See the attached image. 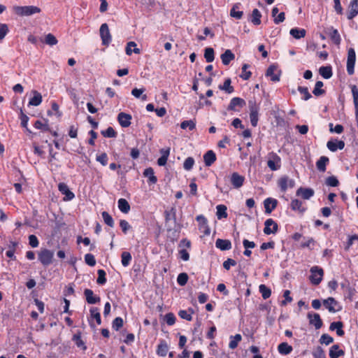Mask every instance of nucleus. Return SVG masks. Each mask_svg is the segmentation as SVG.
<instances>
[{
	"mask_svg": "<svg viewBox=\"0 0 358 358\" xmlns=\"http://www.w3.org/2000/svg\"><path fill=\"white\" fill-rule=\"evenodd\" d=\"M165 226L168 231L180 232L181 224L176 221V209L175 207L164 211Z\"/></svg>",
	"mask_w": 358,
	"mask_h": 358,
	"instance_id": "obj_1",
	"label": "nucleus"
},
{
	"mask_svg": "<svg viewBox=\"0 0 358 358\" xmlns=\"http://www.w3.org/2000/svg\"><path fill=\"white\" fill-rule=\"evenodd\" d=\"M54 252L46 248H42L38 252V259L41 264L47 267L50 265L53 262Z\"/></svg>",
	"mask_w": 358,
	"mask_h": 358,
	"instance_id": "obj_2",
	"label": "nucleus"
},
{
	"mask_svg": "<svg viewBox=\"0 0 358 358\" xmlns=\"http://www.w3.org/2000/svg\"><path fill=\"white\" fill-rule=\"evenodd\" d=\"M15 13L20 16H29L41 12V8L35 6H15Z\"/></svg>",
	"mask_w": 358,
	"mask_h": 358,
	"instance_id": "obj_3",
	"label": "nucleus"
},
{
	"mask_svg": "<svg viewBox=\"0 0 358 358\" xmlns=\"http://www.w3.org/2000/svg\"><path fill=\"white\" fill-rule=\"evenodd\" d=\"M310 272L309 280L310 282L314 285H319L322 280L324 275L323 269L317 266H314L310 269Z\"/></svg>",
	"mask_w": 358,
	"mask_h": 358,
	"instance_id": "obj_4",
	"label": "nucleus"
},
{
	"mask_svg": "<svg viewBox=\"0 0 358 358\" xmlns=\"http://www.w3.org/2000/svg\"><path fill=\"white\" fill-rule=\"evenodd\" d=\"M267 166L271 171H277L280 169L281 159L275 152H271L268 154Z\"/></svg>",
	"mask_w": 358,
	"mask_h": 358,
	"instance_id": "obj_5",
	"label": "nucleus"
},
{
	"mask_svg": "<svg viewBox=\"0 0 358 358\" xmlns=\"http://www.w3.org/2000/svg\"><path fill=\"white\" fill-rule=\"evenodd\" d=\"M100 37L103 45L108 46L111 43L112 36L108 28V25L106 23H103L101 25L99 29Z\"/></svg>",
	"mask_w": 358,
	"mask_h": 358,
	"instance_id": "obj_6",
	"label": "nucleus"
},
{
	"mask_svg": "<svg viewBox=\"0 0 358 358\" xmlns=\"http://www.w3.org/2000/svg\"><path fill=\"white\" fill-rule=\"evenodd\" d=\"M356 62V53L352 48H350L348 51L347 59V72L349 75H352L355 73V65Z\"/></svg>",
	"mask_w": 358,
	"mask_h": 358,
	"instance_id": "obj_7",
	"label": "nucleus"
},
{
	"mask_svg": "<svg viewBox=\"0 0 358 358\" xmlns=\"http://www.w3.org/2000/svg\"><path fill=\"white\" fill-rule=\"evenodd\" d=\"M246 105L245 101L240 97H234L231 99L230 103L227 107V110L239 111Z\"/></svg>",
	"mask_w": 358,
	"mask_h": 358,
	"instance_id": "obj_8",
	"label": "nucleus"
},
{
	"mask_svg": "<svg viewBox=\"0 0 358 358\" xmlns=\"http://www.w3.org/2000/svg\"><path fill=\"white\" fill-rule=\"evenodd\" d=\"M323 306L325 309L329 312H338L341 309V306L333 298L329 297L327 299L323 300Z\"/></svg>",
	"mask_w": 358,
	"mask_h": 358,
	"instance_id": "obj_9",
	"label": "nucleus"
},
{
	"mask_svg": "<svg viewBox=\"0 0 358 358\" xmlns=\"http://www.w3.org/2000/svg\"><path fill=\"white\" fill-rule=\"evenodd\" d=\"M264 233L266 235L277 233L278 230V224L271 218L267 219L264 222Z\"/></svg>",
	"mask_w": 358,
	"mask_h": 358,
	"instance_id": "obj_10",
	"label": "nucleus"
},
{
	"mask_svg": "<svg viewBox=\"0 0 358 358\" xmlns=\"http://www.w3.org/2000/svg\"><path fill=\"white\" fill-rule=\"evenodd\" d=\"M58 189L62 194L65 196L64 198V201H71L72 199H74V193L69 189L68 185L66 183L59 182L58 185Z\"/></svg>",
	"mask_w": 358,
	"mask_h": 358,
	"instance_id": "obj_11",
	"label": "nucleus"
},
{
	"mask_svg": "<svg viewBox=\"0 0 358 358\" xmlns=\"http://www.w3.org/2000/svg\"><path fill=\"white\" fill-rule=\"evenodd\" d=\"M295 185V181L287 176L281 177L278 180V186L282 192H285L288 187L292 188Z\"/></svg>",
	"mask_w": 358,
	"mask_h": 358,
	"instance_id": "obj_12",
	"label": "nucleus"
},
{
	"mask_svg": "<svg viewBox=\"0 0 358 358\" xmlns=\"http://www.w3.org/2000/svg\"><path fill=\"white\" fill-rule=\"evenodd\" d=\"M245 180V178L241 176L237 172H234L231 175L230 181L233 187L236 189H238L243 186Z\"/></svg>",
	"mask_w": 358,
	"mask_h": 358,
	"instance_id": "obj_13",
	"label": "nucleus"
},
{
	"mask_svg": "<svg viewBox=\"0 0 358 358\" xmlns=\"http://www.w3.org/2000/svg\"><path fill=\"white\" fill-rule=\"evenodd\" d=\"M131 115L123 112H121L117 115V120L122 127L126 128L131 124Z\"/></svg>",
	"mask_w": 358,
	"mask_h": 358,
	"instance_id": "obj_14",
	"label": "nucleus"
},
{
	"mask_svg": "<svg viewBox=\"0 0 358 358\" xmlns=\"http://www.w3.org/2000/svg\"><path fill=\"white\" fill-rule=\"evenodd\" d=\"M348 10L347 17L352 20L358 15V0H351Z\"/></svg>",
	"mask_w": 358,
	"mask_h": 358,
	"instance_id": "obj_15",
	"label": "nucleus"
},
{
	"mask_svg": "<svg viewBox=\"0 0 358 358\" xmlns=\"http://www.w3.org/2000/svg\"><path fill=\"white\" fill-rule=\"evenodd\" d=\"M278 201L275 199L267 198L264 201V206L265 208V213L266 214H271V212L276 208Z\"/></svg>",
	"mask_w": 358,
	"mask_h": 358,
	"instance_id": "obj_16",
	"label": "nucleus"
},
{
	"mask_svg": "<svg viewBox=\"0 0 358 358\" xmlns=\"http://www.w3.org/2000/svg\"><path fill=\"white\" fill-rule=\"evenodd\" d=\"M327 147L331 152H336L338 150H343L345 147V143L343 141H329Z\"/></svg>",
	"mask_w": 358,
	"mask_h": 358,
	"instance_id": "obj_17",
	"label": "nucleus"
},
{
	"mask_svg": "<svg viewBox=\"0 0 358 358\" xmlns=\"http://www.w3.org/2000/svg\"><path fill=\"white\" fill-rule=\"evenodd\" d=\"M314 190L311 188L299 187L296 192V196H301L303 199H310L314 195Z\"/></svg>",
	"mask_w": 358,
	"mask_h": 358,
	"instance_id": "obj_18",
	"label": "nucleus"
},
{
	"mask_svg": "<svg viewBox=\"0 0 358 358\" xmlns=\"http://www.w3.org/2000/svg\"><path fill=\"white\" fill-rule=\"evenodd\" d=\"M84 294L87 302L90 304H95L100 301V298L94 295L92 289H85L84 291Z\"/></svg>",
	"mask_w": 358,
	"mask_h": 358,
	"instance_id": "obj_19",
	"label": "nucleus"
},
{
	"mask_svg": "<svg viewBox=\"0 0 358 358\" xmlns=\"http://www.w3.org/2000/svg\"><path fill=\"white\" fill-rule=\"evenodd\" d=\"M215 246L222 251L229 250L231 248V243L227 239L217 238L215 242Z\"/></svg>",
	"mask_w": 358,
	"mask_h": 358,
	"instance_id": "obj_20",
	"label": "nucleus"
},
{
	"mask_svg": "<svg viewBox=\"0 0 358 358\" xmlns=\"http://www.w3.org/2000/svg\"><path fill=\"white\" fill-rule=\"evenodd\" d=\"M310 324L315 327V329H319L322 326V320H321L320 315H308Z\"/></svg>",
	"mask_w": 358,
	"mask_h": 358,
	"instance_id": "obj_21",
	"label": "nucleus"
},
{
	"mask_svg": "<svg viewBox=\"0 0 358 358\" xmlns=\"http://www.w3.org/2000/svg\"><path fill=\"white\" fill-rule=\"evenodd\" d=\"M216 159V155L213 150H208L203 155V161L206 166H210Z\"/></svg>",
	"mask_w": 358,
	"mask_h": 358,
	"instance_id": "obj_22",
	"label": "nucleus"
},
{
	"mask_svg": "<svg viewBox=\"0 0 358 358\" xmlns=\"http://www.w3.org/2000/svg\"><path fill=\"white\" fill-rule=\"evenodd\" d=\"M222 62L224 65H228L232 60L235 59V55L231 50H227L221 55Z\"/></svg>",
	"mask_w": 358,
	"mask_h": 358,
	"instance_id": "obj_23",
	"label": "nucleus"
},
{
	"mask_svg": "<svg viewBox=\"0 0 358 358\" xmlns=\"http://www.w3.org/2000/svg\"><path fill=\"white\" fill-rule=\"evenodd\" d=\"M277 70V67L275 65H271L266 70V76L270 77L271 80L273 82H278L280 80V73L276 74L275 71Z\"/></svg>",
	"mask_w": 358,
	"mask_h": 358,
	"instance_id": "obj_24",
	"label": "nucleus"
},
{
	"mask_svg": "<svg viewBox=\"0 0 358 358\" xmlns=\"http://www.w3.org/2000/svg\"><path fill=\"white\" fill-rule=\"evenodd\" d=\"M162 156L157 159V164L159 166H162L166 164L168 157L170 154V148H162L160 150Z\"/></svg>",
	"mask_w": 358,
	"mask_h": 358,
	"instance_id": "obj_25",
	"label": "nucleus"
},
{
	"mask_svg": "<svg viewBox=\"0 0 358 358\" xmlns=\"http://www.w3.org/2000/svg\"><path fill=\"white\" fill-rule=\"evenodd\" d=\"M143 176L148 178V182L150 184H155L157 181V178L155 176L154 170L151 167L147 168L144 170Z\"/></svg>",
	"mask_w": 358,
	"mask_h": 358,
	"instance_id": "obj_26",
	"label": "nucleus"
},
{
	"mask_svg": "<svg viewBox=\"0 0 358 358\" xmlns=\"http://www.w3.org/2000/svg\"><path fill=\"white\" fill-rule=\"evenodd\" d=\"M32 93L34 96L29 100L28 105L38 106L42 102V95L36 90L32 91Z\"/></svg>",
	"mask_w": 358,
	"mask_h": 358,
	"instance_id": "obj_27",
	"label": "nucleus"
},
{
	"mask_svg": "<svg viewBox=\"0 0 358 358\" xmlns=\"http://www.w3.org/2000/svg\"><path fill=\"white\" fill-rule=\"evenodd\" d=\"M119 210L123 213H128L130 210V205L129 202L123 198H121L117 201Z\"/></svg>",
	"mask_w": 358,
	"mask_h": 358,
	"instance_id": "obj_28",
	"label": "nucleus"
},
{
	"mask_svg": "<svg viewBox=\"0 0 358 358\" xmlns=\"http://www.w3.org/2000/svg\"><path fill=\"white\" fill-rule=\"evenodd\" d=\"M243 247L245 248L243 255L246 257H250L252 251L250 250V248H254L256 246L255 243L253 241H250L248 239H244L243 241Z\"/></svg>",
	"mask_w": 358,
	"mask_h": 358,
	"instance_id": "obj_29",
	"label": "nucleus"
},
{
	"mask_svg": "<svg viewBox=\"0 0 358 358\" xmlns=\"http://www.w3.org/2000/svg\"><path fill=\"white\" fill-rule=\"evenodd\" d=\"M290 206H291V208L293 210H298L300 213H304L306 210V208L303 206L302 201L299 199H293L291 201Z\"/></svg>",
	"mask_w": 358,
	"mask_h": 358,
	"instance_id": "obj_30",
	"label": "nucleus"
},
{
	"mask_svg": "<svg viewBox=\"0 0 358 358\" xmlns=\"http://www.w3.org/2000/svg\"><path fill=\"white\" fill-rule=\"evenodd\" d=\"M319 73L324 79H329L333 75L332 68L331 66H321Z\"/></svg>",
	"mask_w": 358,
	"mask_h": 358,
	"instance_id": "obj_31",
	"label": "nucleus"
},
{
	"mask_svg": "<svg viewBox=\"0 0 358 358\" xmlns=\"http://www.w3.org/2000/svg\"><path fill=\"white\" fill-rule=\"evenodd\" d=\"M169 347L165 341H162L157 346V354L161 357H165L167 355Z\"/></svg>",
	"mask_w": 358,
	"mask_h": 358,
	"instance_id": "obj_32",
	"label": "nucleus"
},
{
	"mask_svg": "<svg viewBox=\"0 0 358 358\" xmlns=\"http://www.w3.org/2000/svg\"><path fill=\"white\" fill-rule=\"evenodd\" d=\"M343 355L344 351L339 350V346L338 345H332L329 350V357L331 358H338L340 356Z\"/></svg>",
	"mask_w": 358,
	"mask_h": 358,
	"instance_id": "obj_33",
	"label": "nucleus"
},
{
	"mask_svg": "<svg viewBox=\"0 0 358 358\" xmlns=\"http://www.w3.org/2000/svg\"><path fill=\"white\" fill-rule=\"evenodd\" d=\"M241 3H238L233 6L230 10V15L232 17L240 20L242 18L243 13V11L238 10L240 8Z\"/></svg>",
	"mask_w": 358,
	"mask_h": 358,
	"instance_id": "obj_34",
	"label": "nucleus"
},
{
	"mask_svg": "<svg viewBox=\"0 0 358 358\" xmlns=\"http://www.w3.org/2000/svg\"><path fill=\"white\" fill-rule=\"evenodd\" d=\"M289 34L294 38L300 39L306 36V31L304 29L292 28Z\"/></svg>",
	"mask_w": 358,
	"mask_h": 358,
	"instance_id": "obj_35",
	"label": "nucleus"
},
{
	"mask_svg": "<svg viewBox=\"0 0 358 358\" xmlns=\"http://www.w3.org/2000/svg\"><path fill=\"white\" fill-rule=\"evenodd\" d=\"M329 158L325 156L321 157L319 160L316 162L317 169L320 172H324L326 171V166L329 162Z\"/></svg>",
	"mask_w": 358,
	"mask_h": 358,
	"instance_id": "obj_36",
	"label": "nucleus"
},
{
	"mask_svg": "<svg viewBox=\"0 0 358 358\" xmlns=\"http://www.w3.org/2000/svg\"><path fill=\"white\" fill-rule=\"evenodd\" d=\"M231 80L229 78L225 79L222 85L219 86V89L224 91L228 94H231L234 91V88L231 85Z\"/></svg>",
	"mask_w": 358,
	"mask_h": 358,
	"instance_id": "obj_37",
	"label": "nucleus"
},
{
	"mask_svg": "<svg viewBox=\"0 0 358 358\" xmlns=\"http://www.w3.org/2000/svg\"><path fill=\"white\" fill-rule=\"evenodd\" d=\"M216 215L218 220L227 217V206L222 204L216 206Z\"/></svg>",
	"mask_w": 358,
	"mask_h": 358,
	"instance_id": "obj_38",
	"label": "nucleus"
},
{
	"mask_svg": "<svg viewBox=\"0 0 358 358\" xmlns=\"http://www.w3.org/2000/svg\"><path fill=\"white\" fill-rule=\"evenodd\" d=\"M329 37L332 42L336 45H339L341 41V36L336 29L331 27L329 33Z\"/></svg>",
	"mask_w": 358,
	"mask_h": 358,
	"instance_id": "obj_39",
	"label": "nucleus"
},
{
	"mask_svg": "<svg viewBox=\"0 0 358 358\" xmlns=\"http://www.w3.org/2000/svg\"><path fill=\"white\" fill-rule=\"evenodd\" d=\"M278 350L280 354L281 355H288L292 351V347L289 345L287 343H281L278 347Z\"/></svg>",
	"mask_w": 358,
	"mask_h": 358,
	"instance_id": "obj_40",
	"label": "nucleus"
},
{
	"mask_svg": "<svg viewBox=\"0 0 358 358\" xmlns=\"http://www.w3.org/2000/svg\"><path fill=\"white\" fill-rule=\"evenodd\" d=\"M343 326V324L341 322H334L330 324L329 328L331 330H336L338 336H342L344 335V331L342 329Z\"/></svg>",
	"mask_w": 358,
	"mask_h": 358,
	"instance_id": "obj_41",
	"label": "nucleus"
},
{
	"mask_svg": "<svg viewBox=\"0 0 358 358\" xmlns=\"http://www.w3.org/2000/svg\"><path fill=\"white\" fill-rule=\"evenodd\" d=\"M261 17H262V14H261L260 11L258 9L255 8L252 13L251 22L255 25H259L261 24Z\"/></svg>",
	"mask_w": 358,
	"mask_h": 358,
	"instance_id": "obj_42",
	"label": "nucleus"
},
{
	"mask_svg": "<svg viewBox=\"0 0 358 358\" xmlns=\"http://www.w3.org/2000/svg\"><path fill=\"white\" fill-rule=\"evenodd\" d=\"M48 122V120H45V122L44 123L42 121H41V120H36L35 122L34 126V127L36 129H41L43 131H50V127H49Z\"/></svg>",
	"mask_w": 358,
	"mask_h": 358,
	"instance_id": "obj_43",
	"label": "nucleus"
},
{
	"mask_svg": "<svg viewBox=\"0 0 358 358\" xmlns=\"http://www.w3.org/2000/svg\"><path fill=\"white\" fill-rule=\"evenodd\" d=\"M204 58L208 63L212 62L215 59V52L212 48H206L204 50Z\"/></svg>",
	"mask_w": 358,
	"mask_h": 358,
	"instance_id": "obj_44",
	"label": "nucleus"
},
{
	"mask_svg": "<svg viewBox=\"0 0 358 358\" xmlns=\"http://www.w3.org/2000/svg\"><path fill=\"white\" fill-rule=\"evenodd\" d=\"M324 84L322 81H317L314 90L313 91V93L315 96H319L321 95H323L325 93V90L322 89Z\"/></svg>",
	"mask_w": 358,
	"mask_h": 358,
	"instance_id": "obj_45",
	"label": "nucleus"
},
{
	"mask_svg": "<svg viewBox=\"0 0 358 358\" xmlns=\"http://www.w3.org/2000/svg\"><path fill=\"white\" fill-rule=\"evenodd\" d=\"M121 262L123 266L127 267L129 265L132 257L129 252H123L121 255Z\"/></svg>",
	"mask_w": 358,
	"mask_h": 358,
	"instance_id": "obj_46",
	"label": "nucleus"
},
{
	"mask_svg": "<svg viewBox=\"0 0 358 358\" xmlns=\"http://www.w3.org/2000/svg\"><path fill=\"white\" fill-rule=\"evenodd\" d=\"M180 127L182 129H189V130L192 131L196 127V122L193 120H185L181 122Z\"/></svg>",
	"mask_w": 358,
	"mask_h": 358,
	"instance_id": "obj_47",
	"label": "nucleus"
},
{
	"mask_svg": "<svg viewBox=\"0 0 358 358\" xmlns=\"http://www.w3.org/2000/svg\"><path fill=\"white\" fill-rule=\"evenodd\" d=\"M351 92L353 97V103L355 106V110H358V88L356 85H351Z\"/></svg>",
	"mask_w": 358,
	"mask_h": 358,
	"instance_id": "obj_48",
	"label": "nucleus"
},
{
	"mask_svg": "<svg viewBox=\"0 0 358 358\" xmlns=\"http://www.w3.org/2000/svg\"><path fill=\"white\" fill-rule=\"evenodd\" d=\"M145 91V89L144 88H142V89H138V88H134L131 90V94L136 97V98H140L141 97V99L143 101H145L147 100V95L146 94H143V93Z\"/></svg>",
	"mask_w": 358,
	"mask_h": 358,
	"instance_id": "obj_49",
	"label": "nucleus"
},
{
	"mask_svg": "<svg viewBox=\"0 0 358 358\" xmlns=\"http://www.w3.org/2000/svg\"><path fill=\"white\" fill-rule=\"evenodd\" d=\"M101 215H102V218L106 224H107L108 226H109L110 227H114V220H113V217H111V215H110V214L108 212H106V211L102 212Z\"/></svg>",
	"mask_w": 358,
	"mask_h": 358,
	"instance_id": "obj_50",
	"label": "nucleus"
},
{
	"mask_svg": "<svg viewBox=\"0 0 358 358\" xmlns=\"http://www.w3.org/2000/svg\"><path fill=\"white\" fill-rule=\"evenodd\" d=\"M242 339L241 334H236L234 336H231V341L229 344V348L234 350L235 349Z\"/></svg>",
	"mask_w": 358,
	"mask_h": 358,
	"instance_id": "obj_51",
	"label": "nucleus"
},
{
	"mask_svg": "<svg viewBox=\"0 0 358 358\" xmlns=\"http://www.w3.org/2000/svg\"><path fill=\"white\" fill-rule=\"evenodd\" d=\"M259 292L262 294V297L266 299L270 297L271 294V289L265 285H260L259 287Z\"/></svg>",
	"mask_w": 358,
	"mask_h": 358,
	"instance_id": "obj_52",
	"label": "nucleus"
},
{
	"mask_svg": "<svg viewBox=\"0 0 358 358\" xmlns=\"http://www.w3.org/2000/svg\"><path fill=\"white\" fill-rule=\"evenodd\" d=\"M20 119L21 121V126L24 128H26L27 130L30 132V130L28 129V122H29V117L23 112L22 109H20Z\"/></svg>",
	"mask_w": 358,
	"mask_h": 358,
	"instance_id": "obj_53",
	"label": "nucleus"
},
{
	"mask_svg": "<svg viewBox=\"0 0 358 358\" xmlns=\"http://www.w3.org/2000/svg\"><path fill=\"white\" fill-rule=\"evenodd\" d=\"M250 65L248 64H244L242 66V73L240 75V77L244 80H248L252 75L250 71H247Z\"/></svg>",
	"mask_w": 358,
	"mask_h": 358,
	"instance_id": "obj_54",
	"label": "nucleus"
},
{
	"mask_svg": "<svg viewBox=\"0 0 358 358\" xmlns=\"http://www.w3.org/2000/svg\"><path fill=\"white\" fill-rule=\"evenodd\" d=\"M101 134L106 138H115L117 136V132L111 127L101 131Z\"/></svg>",
	"mask_w": 358,
	"mask_h": 358,
	"instance_id": "obj_55",
	"label": "nucleus"
},
{
	"mask_svg": "<svg viewBox=\"0 0 358 358\" xmlns=\"http://www.w3.org/2000/svg\"><path fill=\"white\" fill-rule=\"evenodd\" d=\"M98 273V278L96 280V282L99 285H104L106 282V272L103 269H99L97 271Z\"/></svg>",
	"mask_w": 358,
	"mask_h": 358,
	"instance_id": "obj_56",
	"label": "nucleus"
},
{
	"mask_svg": "<svg viewBox=\"0 0 358 358\" xmlns=\"http://www.w3.org/2000/svg\"><path fill=\"white\" fill-rule=\"evenodd\" d=\"M298 91L301 94L303 95V99L305 101H307V100L310 99L312 97V95L309 92L308 89L307 87L299 86L298 87Z\"/></svg>",
	"mask_w": 358,
	"mask_h": 358,
	"instance_id": "obj_57",
	"label": "nucleus"
},
{
	"mask_svg": "<svg viewBox=\"0 0 358 358\" xmlns=\"http://www.w3.org/2000/svg\"><path fill=\"white\" fill-rule=\"evenodd\" d=\"M44 42L49 45H55L58 41L53 34H48L45 36Z\"/></svg>",
	"mask_w": 358,
	"mask_h": 358,
	"instance_id": "obj_58",
	"label": "nucleus"
},
{
	"mask_svg": "<svg viewBox=\"0 0 358 358\" xmlns=\"http://www.w3.org/2000/svg\"><path fill=\"white\" fill-rule=\"evenodd\" d=\"M188 280V275L186 273H181L178 275L177 282L180 286H184Z\"/></svg>",
	"mask_w": 358,
	"mask_h": 358,
	"instance_id": "obj_59",
	"label": "nucleus"
},
{
	"mask_svg": "<svg viewBox=\"0 0 358 358\" xmlns=\"http://www.w3.org/2000/svg\"><path fill=\"white\" fill-rule=\"evenodd\" d=\"M194 164V159L192 157L185 159L183 163V168L187 171H190Z\"/></svg>",
	"mask_w": 358,
	"mask_h": 358,
	"instance_id": "obj_60",
	"label": "nucleus"
},
{
	"mask_svg": "<svg viewBox=\"0 0 358 358\" xmlns=\"http://www.w3.org/2000/svg\"><path fill=\"white\" fill-rule=\"evenodd\" d=\"M96 160L105 166L108 164V157L106 152H103L99 155H96Z\"/></svg>",
	"mask_w": 358,
	"mask_h": 358,
	"instance_id": "obj_61",
	"label": "nucleus"
},
{
	"mask_svg": "<svg viewBox=\"0 0 358 358\" xmlns=\"http://www.w3.org/2000/svg\"><path fill=\"white\" fill-rule=\"evenodd\" d=\"M325 183L329 187H337L339 185L338 180L334 176L327 178Z\"/></svg>",
	"mask_w": 358,
	"mask_h": 358,
	"instance_id": "obj_62",
	"label": "nucleus"
},
{
	"mask_svg": "<svg viewBox=\"0 0 358 358\" xmlns=\"http://www.w3.org/2000/svg\"><path fill=\"white\" fill-rule=\"evenodd\" d=\"M85 263L90 266H94L96 264V259L92 254L88 253L85 255Z\"/></svg>",
	"mask_w": 358,
	"mask_h": 358,
	"instance_id": "obj_63",
	"label": "nucleus"
},
{
	"mask_svg": "<svg viewBox=\"0 0 358 358\" xmlns=\"http://www.w3.org/2000/svg\"><path fill=\"white\" fill-rule=\"evenodd\" d=\"M314 358H326L325 353L321 347H317L313 352Z\"/></svg>",
	"mask_w": 358,
	"mask_h": 358,
	"instance_id": "obj_64",
	"label": "nucleus"
}]
</instances>
